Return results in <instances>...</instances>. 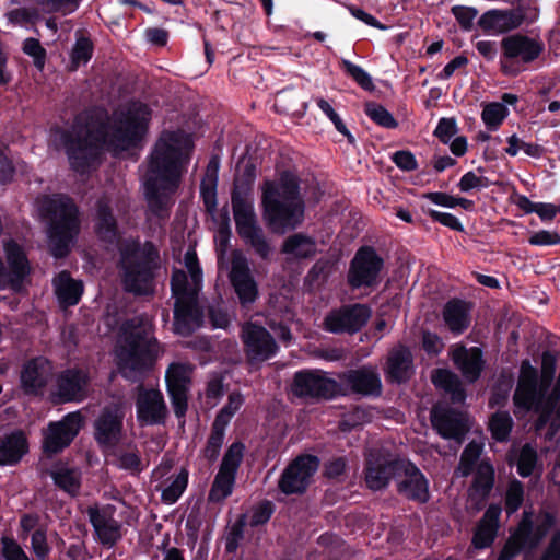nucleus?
Instances as JSON below:
<instances>
[{
	"instance_id": "nucleus-64",
	"label": "nucleus",
	"mask_w": 560,
	"mask_h": 560,
	"mask_svg": "<svg viewBox=\"0 0 560 560\" xmlns=\"http://www.w3.org/2000/svg\"><path fill=\"white\" fill-rule=\"evenodd\" d=\"M528 243L533 246H549L560 243V236L557 232L540 230L530 235Z\"/></svg>"
},
{
	"instance_id": "nucleus-54",
	"label": "nucleus",
	"mask_w": 560,
	"mask_h": 560,
	"mask_svg": "<svg viewBox=\"0 0 560 560\" xmlns=\"http://www.w3.org/2000/svg\"><path fill=\"white\" fill-rule=\"evenodd\" d=\"M536 463H537L536 450L532 445L525 444L520 451V455H518V459H517V464H516L517 472L522 477L530 476L534 471Z\"/></svg>"
},
{
	"instance_id": "nucleus-55",
	"label": "nucleus",
	"mask_w": 560,
	"mask_h": 560,
	"mask_svg": "<svg viewBox=\"0 0 560 560\" xmlns=\"http://www.w3.org/2000/svg\"><path fill=\"white\" fill-rule=\"evenodd\" d=\"M524 500V488L521 481L513 480L510 482L505 493V512L511 515L515 513L522 505Z\"/></svg>"
},
{
	"instance_id": "nucleus-34",
	"label": "nucleus",
	"mask_w": 560,
	"mask_h": 560,
	"mask_svg": "<svg viewBox=\"0 0 560 560\" xmlns=\"http://www.w3.org/2000/svg\"><path fill=\"white\" fill-rule=\"evenodd\" d=\"M51 364L45 358L30 360L21 372L22 388L26 394H37L42 390L51 375Z\"/></svg>"
},
{
	"instance_id": "nucleus-2",
	"label": "nucleus",
	"mask_w": 560,
	"mask_h": 560,
	"mask_svg": "<svg viewBox=\"0 0 560 560\" xmlns=\"http://www.w3.org/2000/svg\"><path fill=\"white\" fill-rule=\"evenodd\" d=\"M163 352L153 336V323L147 315L125 322L116 347L117 365L121 375L138 381Z\"/></svg>"
},
{
	"instance_id": "nucleus-48",
	"label": "nucleus",
	"mask_w": 560,
	"mask_h": 560,
	"mask_svg": "<svg viewBox=\"0 0 560 560\" xmlns=\"http://www.w3.org/2000/svg\"><path fill=\"white\" fill-rule=\"evenodd\" d=\"M494 483V469L492 465L482 460L477 466L476 475L474 478L472 489L481 497H486L491 491Z\"/></svg>"
},
{
	"instance_id": "nucleus-8",
	"label": "nucleus",
	"mask_w": 560,
	"mask_h": 560,
	"mask_svg": "<svg viewBox=\"0 0 560 560\" xmlns=\"http://www.w3.org/2000/svg\"><path fill=\"white\" fill-rule=\"evenodd\" d=\"M247 180L236 179L232 191L231 203L236 231L240 237L262 259L271 254V246L268 243L261 226L258 224L254 210V199L249 195Z\"/></svg>"
},
{
	"instance_id": "nucleus-31",
	"label": "nucleus",
	"mask_w": 560,
	"mask_h": 560,
	"mask_svg": "<svg viewBox=\"0 0 560 560\" xmlns=\"http://www.w3.org/2000/svg\"><path fill=\"white\" fill-rule=\"evenodd\" d=\"M397 477L404 479L398 483L399 493L410 500L425 503L429 501V482L420 469L410 460L402 458Z\"/></svg>"
},
{
	"instance_id": "nucleus-1",
	"label": "nucleus",
	"mask_w": 560,
	"mask_h": 560,
	"mask_svg": "<svg viewBox=\"0 0 560 560\" xmlns=\"http://www.w3.org/2000/svg\"><path fill=\"white\" fill-rule=\"evenodd\" d=\"M192 142H156L144 175V189L150 211L159 218L168 217L173 194L179 186Z\"/></svg>"
},
{
	"instance_id": "nucleus-44",
	"label": "nucleus",
	"mask_w": 560,
	"mask_h": 560,
	"mask_svg": "<svg viewBox=\"0 0 560 560\" xmlns=\"http://www.w3.org/2000/svg\"><path fill=\"white\" fill-rule=\"evenodd\" d=\"M315 252L316 244L314 240L302 233L289 236L282 245V253L291 258H307L313 256Z\"/></svg>"
},
{
	"instance_id": "nucleus-57",
	"label": "nucleus",
	"mask_w": 560,
	"mask_h": 560,
	"mask_svg": "<svg viewBox=\"0 0 560 560\" xmlns=\"http://www.w3.org/2000/svg\"><path fill=\"white\" fill-rule=\"evenodd\" d=\"M22 50L25 55L33 58L34 66L37 69L42 70L44 68L47 52L38 39L33 37L26 38L23 42Z\"/></svg>"
},
{
	"instance_id": "nucleus-11",
	"label": "nucleus",
	"mask_w": 560,
	"mask_h": 560,
	"mask_svg": "<svg viewBox=\"0 0 560 560\" xmlns=\"http://www.w3.org/2000/svg\"><path fill=\"white\" fill-rule=\"evenodd\" d=\"M113 122L106 108L93 106L74 116L71 128L59 140H110Z\"/></svg>"
},
{
	"instance_id": "nucleus-3",
	"label": "nucleus",
	"mask_w": 560,
	"mask_h": 560,
	"mask_svg": "<svg viewBox=\"0 0 560 560\" xmlns=\"http://www.w3.org/2000/svg\"><path fill=\"white\" fill-rule=\"evenodd\" d=\"M184 264L187 271L175 270L171 280L175 298L173 326L175 334L189 336L203 323V310L198 300L202 288V271L194 249L185 253Z\"/></svg>"
},
{
	"instance_id": "nucleus-29",
	"label": "nucleus",
	"mask_w": 560,
	"mask_h": 560,
	"mask_svg": "<svg viewBox=\"0 0 560 560\" xmlns=\"http://www.w3.org/2000/svg\"><path fill=\"white\" fill-rule=\"evenodd\" d=\"M90 377L80 369H68L58 374L54 395L59 402L82 401L88 397Z\"/></svg>"
},
{
	"instance_id": "nucleus-26",
	"label": "nucleus",
	"mask_w": 560,
	"mask_h": 560,
	"mask_svg": "<svg viewBox=\"0 0 560 560\" xmlns=\"http://www.w3.org/2000/svg\"><path fill=\"white\" fill-rule=\"evenodd\" d=\"M526 20L525 9H490L477 21V27L487 35L508 34L520 28Z\"/></svg>"
},
{
	"instance_id": "nucleus-35",
	"label": "nucleus",
	"mask_w": 560,
	"mask_h": 560,
	"mask_svg": "<svg viewBox=\"0 0 560 560\" xmlns=\"http://www.w3.org/2000/svg\"><path fill=\"white\" fill-rule=\"evenodd\" d=\"M502 509L498 504H491L476 526L472 544L477 549H485L492 545L499 529V518Z\"/></svg>"
},
{
	"instance_id": "nucleus-5",
	"label": "nucleus",
	"mask_w": 560,
	"mask_h": 560,
	"mask_svg": "<svg viewBox=\"0 0 560 560\" xmlns=\"http://www.w3.org/2000/svg\"><path fill=\"white\" fill-rule=\"evenodd\" d=\"M265 218L279 233L295 229L304 218V202L299 192L298 177L283 172L279 183L266 182L262 189Z\"/></svg>"
},
{
	"instance_id": "nucleus-28",
	"label": "nucleus",
	"mask_w": 560,
	"mask_h": 560,
	"mask_svg": "<svg viewBox=\"0 0 560 560\" xmlns=\"http://www.w3.org/2000/svg\"><path fill=\"white\" fill-rule=\"evenodd\" d=\"M431 422L442 438L455 442V451L464 442L469 430L466 415L452 408L434 407L431 411Z\"/></svg>"
},
{
	"instance_id": "nucleus-41",
	"label": "nucleus",
	"mask_w": 560,
	"mask_h": 560,
	"mask_svg": "<svg viewBox=\"0 0 560 560\" xmlns=\"http://www.w3.org/2000/svg\"><path fill=\"white\" fill-rule=\"evenodd\" d=\"M273 107L277 113L290 116H302L306 108L301 93L293 88L279 91L275 98Z\"/></svg>"
},
{
	"instance_id": "nucleus-16",
	"label": "nucleus",
	"mask_w": 560,
	"mask_h": 560,
	"mask_svg": "<svg viewBox=\"0 0 560 560\" xmlns=\"http://www.w3.org/2000/svg\"><path fill=\"white\" fill-rule=\"evenodd\" d=\"M245 446L241 442L232 443L223 455L219 471L211 485L208 501L223 502L233 492L236 474L244 457Z\"/></svg>"
},
{
	"instance_id": "nucleus-4",
	"label": "nucleus",
	"mask_w": 560,
	"mask_h": 560,
	"mask_svg": "<svg viewBox=\"0 0 560 560\" xmlns=\"http://www.w3.org/2000/svg\"><path fill=\"white\" fill-rule=\"evenodd\" d=\"M119 272L126 292L136 296H149L155 291V278L160 270V252L150 241L125 238L118 246Z\"/></svg>"
},
{
	"instance_id": "nucleus-14",
	"label": "nucleus",
	"mask_w": 560,
	"mask_h": 560,
	"mask_svg": "<svg viewBox=\"0 0 560 560\" xmlns=\"http://www.w3.org/2000/svg\"><path fill=\"white\" fill-rule=\"evenodd\" d=\"M152 118L151 108L142 102H131L116 113L113 120L112 140H143Z\"/></svg>"
},
{
	"instance_id": "nucleus-21",
	"label": "nucleus",
	"mask_w": 560,
	"mask_h": 560,
	"mask_svg": "<svg viewBox=\"0 0 560 560\" xmlns=\"http://www.w3.org/2000/svg\"><path fill=\"white\" fill-rule=\"evenodd\" d=\"M383 264V259L372 247L360 248L349 268V284L354 289L376 284Z\"/></svg>"
},
{
	"instance_id": "nucleus-45",
	"label": "nucleus",
	"mask_w": 560,
	"mask_h": 560,
	"mask_svg": "<svg viewBox=\"0 0 560 560\" xmlns=\"http://www.w3.org/2000/svg\"><path fill=\"white\" fill-rule=\"evenodd\" d=\"M93 52L94 44L91 38L78 32L70 52V71H75L80 66L86 65L92 59Z\"/></svg>"
},
{
	"instance_id": "nucleus-6",
	"label": "nucleus",
	"mask_w": 560,
	"mask_h": 560,
	"mask_svg": "<svg viewBox=\"0 0 560 560\" xmlns=\"http://www.w3.org/2000/svg\"><path fill=\"white\" fill-rule=\"evenodd\" d=\"M40 214L48 221V242L52 256L68 255L80 233V213L74 201L62 194L37 199Z\"/></svg>"
},
{
	"instance_id": "nucleus-38",
	"label": "nucleus",
	"mask_w": 560,
	"mask_h": 560,
	"mask_svg": "<svg viewBox=\"0 0 560 560\" xmlns=\"http://www.w3.org/2000/svg\"><path fill=\"white\" fill-rule=\"evenodd\" d=\"M95 232L101 240L109 243H114L118 235L117 223L113 215L110 200L106 196H103L96 202Z\"/></svg>"
},
{
	"instance_id": "nucleus-36",
	"label": "nucleus",
	"mask_w": 560,
	"mask_h": 560,
	"mask_svg": "<svg viewBox=\"0 0 560 560\" xmlns=\"http://www.w3.org/2000/svg\"><path fill=\"white\" fill-rule=\"evenodd\" d=\"M470 304L459 299L450 300L444 305L443 320L452 334L460 335L470 326Z\"/></svg>"
},
{
	"instance_id": "nucleus-18",
	"label": "nucleus",
	"mask_w": 560,
	"mask_h": 560,
	"mask_svg": "<svg viewBox=\"0 0 560 560\" xmlns=\"http://www.w3.org/2000/svg\"><path fill=\"white\" fill-rule=\"evenodd\" d=\"M341 385L320 370L296 372L292 392L295 396L311 399H332L340 396Z\"/></svg>"
},
{
	"instance_id": "nucleus-56",
	"label": "nucleus",
	"mask_w": 560,
	"mask_h": 560,
	"mask_svg": "<svg viewBox=\"0 0 560 560\" xmlns=\"http://www.w3.org/2000/svg\"><path fill=\"white\" fill-rule=\"evenodd\" d=\"M451 12L457 23L459 24L460 28L465 32H469L474 27V20L478 15V10L475 7H467V5H454L451 9Z\"/></svg>"
},
{
	"instance_id": "nucleus-59",
	"label": "nucleus",
	"mask_w": 560,
	"mask_h": 560,
	"mask_svg": "<svg viewBox=\"0 0 560 560\" xmlns=\"http://www.w3.org/2000/svg\"><path fill=\"white\" fill-rule=\"evenodd\" d=\"M224 436L221 432L211 430L207 443L201 451L203 458L209 463H214L218 459L224 443Z\"/></svg>"
},
{
	"instance_id": "nucleus-7",
	"label": "nucleus",
	"mask_w": 560,
	"mask_h": 560,
	"mask_svg": "<svg viewBox=\"0 0 560 560\" xmlns=\"http://www.w3.org/2000/svg\"><path fill=\"white\" fill-rule=\"evenodd\" d=\"M247 180L236 179L232 191L231 203L236 231L240 237L262 259L271 254V246L268 243L261 226L258 224L254 210V199L249 195Z\"/></svg>"
},
{
	"instance_id": "nucleus-22",
	"label": "nucleus",
	"mask_w": 560,
	"mask_h": 560,
	"mask_svg": "<svg viewBox=\"0 0 560 560\" xmlns=\"http://www.w3.org/2000/svg\"><path fill=\"white\" fill-rule=\"evenodd\" d=\"M229 279L242 306L250 305L257 300L258 284L248 259L241 252H234L232 255Z\"/></svg>"
},
{
	"instance_id": "nucleus-37",
	"label": "nucleus",
	"mask_w": 560,
	"mask_h": 560,
	"mask_svg": "<svg viewBox=\"0 0 560 560\" xmlns=\"http://www.w3.org/2000/svg\"><path fill=\"white\" fill-rule=\"evenodd\" d=\"M413 373L412 354L404 346L394 348L388 355L386 374L392 382L402 383Z\"/></svg>"
},
{
	"instance_id": "nucleus-58",
	"label": "nucleus",
	"mask_w": 560,
	"mask_h": 560,
	"mask_svg": "<svg viewBox=\"0 0 560 560\" xmlns=\"http://www.w3.org/2000/svg\"><path fill=\"white\" fill-rule=\"evenodd\" d=\"M1 556L4 560H30V557L12 537H1Z\"/></svg>"
},
{
	"instance_id": "nucleus-52",
	"label": "nucleus",
	"mask_w": 560,
	"mask_h": 560,
	"mask_svg": "<svg viewBox=\"0 0 560 560\" xmlns=\"http://www.w3.org/2000/svg\"><path fill=\"white\" fill-rule=\"evenodd\" d=\"M513 425V420L509 412L506 411H498L495 412L489 422V429L493 439L497 441H505L508 440Z\"/></svg>"
},
{
	"instance_id": "nucleus-20",
	"label": "nucleus",
	"mask_w": 560,
	"mask_h": 560,
	"mask_svg": "<svg viewBox=\"0 0 560 560\" xmlns=\"http://www.w3.org/2000/svg\"><path fill=\"white\" fill-rule=\"evenodd\" d=\"M83 425L80 411L67 413L60 421L50 422L44 433L43 448L46 453L57 454L70 445Z\"/></svg>"
},
{
	"instance_id": "nucleus-51",
	"label": "nucleus",
	"mask_w": 560,
	"mask_h": 560,
	"mask_svg": "<svg viewBox=\"0 0 560 560\" xmlns=\"http://www.w3.org/2000/svg\"><path fill=\"white\" fill-rule=\"evenodd\" d=\"M340 65L343 72L350 77L361 89L368 92L375 90V85L371 75L362 67L347 59H342Z\"/></svg>"
},
{
	"instance_id": "nucleus-24",
	"label": "nucleus",
	"mask_w": 560,
	"mask_h": 560,
	"mask_svg": "<svg viewBox=\"0 0 560 560\" xmlns=\"http://www.w3.org/2000/svg\"><path fill=\"white\" fill-rule=\"evenodd\" d=\"M242 340L249 362L266 361L278 352V345L272 335L262 326L246 323L242 326Z\"/></svg>"
},
{
	"instance_id": "nucleus-42",
	"label": "nucleus",
	"mask_w": 560,
	"mask_h": 560,
	"mask_svg": "<svg viewBox=\"0 0 560 560\" xmlns=\"http://www.w3.org/2000/svg\"><path fill=\"white\" fill-rule=\"evenodd\" d=\"M431 378L438 388L451 395L452 402L462 404L465 401L466 393L456 374L448 370L439 369L433 372Z\"/></svg>"
},
{
	"instance_id": "nucleus-50",
	"label": "nucleus",
	"mask_w": 560,
	"mask_h": 560,
	"mask_svg": "<svg viewBox=\"0 0 560 560\" xmlns=\"http://www.w3.org/2000/svg\"><path fill=\"white\" fill-rule=\"evenodd\" d=\"M509 115V108L499 102L487 104L481 113V118L490 130H497Z\"/></svg>"
},
{
	"instance_id": "nucleus-62",
	"label": "nucleus",
	"mask_w": 560,
	"mask_h": 560,
	"mask_svg": "<svg viewBox=\"0 0 560 560\" xmlns=\"http://www.w3.org/2000/svg\"><path fill=\"white\" fill-rule=\"evenodd\" d=\"M31 547L38 560L47 559L50 552V547L48 546L45 530L39 528L32 534Z\"/></svg>"
},
{
	"instance_id": "nucleus-27",
	"label": "nucleus",
	"mask_w": 560,
	"mask_h": 560,
	"mask_svg": "<svg viewBox=\"0 0 560 560\" xmlns=\"http://www.w3.org/2000/svg\"><path fill=\"white\" fill-rule=\"evenodd\" d=\"M125 411L121 404L106 406L94 423V438L104 448L115 447L121 438Z\"/></svg>"
},
{
	"instance_id": "nucleus-53",
	"label": "nucleus",
	"mask_w": 560,
	"mask_h": 560,
	"mask_svg": "<svg viewBox=\"0 0 560 560\" xmlns=\"http://www.w3.org/2000/svg\"><path fill=\"white\" fill-rule=\"evenodd\" d=\"M364 112L368 117L384 128H395L397 126V121L395 120L394 116L378 103H365Z\"/></svg>"
},
{
	"instance_id": "nucleus-9",
	"label": "nucleus",
	"mask_w": 560,
	"mask_h": 560,
	"mask_svg": "<svg viewBox=\"0 0 560 560\" xmlns=\"http://www.w3.org/2000/svg\"><path fill=\"white\" fill-rule=\"evenodd\" d=\"M499 67L503 75L515 78L528 69L545 51V44L538 38L515 33L500 42Z\"/></svg>"
},
{
	"instance_id": "nucleus-30",
	"label": "nucleus",
	"mask_w": 560,
	"mask_h": 560,
	"mask_svg": "<svg viewBox=\"0 0 560 560\" xmlns=\"http://www.w3.org/2000/svg\"><path fill=\"white\" fill-rule=\"evenodd\" d=\"M167 392L176 417L182 418L187 411V392L190 381V368L184 363H172L165 373Z\"/></svg>"
},
{
	"instance_id": "nucleus-10",
	"label": "nucleus",
	"mask_w": 560,
	"mask_h": 560,
	"mask_svg": "<svg viewBox=\"0 0 560 560\" xmlns=\"http://www.w3.org/2000/svg\"><path fill=\"white\" fill-rule=\"evenodd\" d=\"M553 373V368L548 369L544 364L539 381L537 370L528 361H524L521 365L520 377L513 397L515 406L525 411H541L544 409V398L551 385Z\"/></svg>"
},
{
	"instance_id": "nucleus-13",
	"label": "nucleus",
	"mask_w": 560,
	"mask_h": 560,
	"mask_svg": "<svg viewBox=\"0 0 560 560\" xmlns=\"http://www.w3.org/2000/svg\"><path fill=\"white\" fill-rule=\"evenodd\" d=\"M95 539L104 547H114L124 536L121 511L116 504H94L86 510Z\"/></svg>"
},
{
	"instance_id": "nucleus-61",
	"label": "nucleus",
	"mask_w": 560,
	"mask_h": 560,
	"mask_svg": "<svg viewBox=\"0 0 560 560\" xmlns=\"http://www.w3.org/2000/svg\"><path fill=\"white\" fill-rule=\"evenodd\" d=\"M490 184L486 176H479L475 172L469 171L460 177L457 186L462 192H468L472 189L488 188Z\"/></svg>"
},
{
	"instance_id": "nucleus-43",
	"label": "nucleus",
	"mask_w": 560,
	"mask_h": 560,
	"mask_svg": "<svg viewBox=\"0 0 560 560\" xmlns=\"http://www.w3.org/2000/svg\"><path fill=\"white\" fill-rule=\"evenodd\" d=\"M50 476L54 483L63 492L71 497H75L81 488V472L77 468H69L67 466H56Z\"/></svg>"
},
{
	"instance_id": "nucleus-23",
	"label": "nucleus",
	"mask_w": 560,
	"mask_h": 560,
	"mask_svg": "<svg viewBox=\"0 0 560 560\" xmlns=\"http://www.w3.org/2000/svg\"><path fill=\"white\" fill-rule=\"evenodd\" d=\"M341 385L340 396L355 394L360 396H380L382 382L380 374L371 365L348 370L338 375Z\"/></svg>"
},
{
	"instance_id": "nucleus-49",
	"label": "nucleus",
	"mask_w": 560,
	"mask_h": 560,
	"mask_svg": "<svg viewBox=\"0 0 560 560\" xmlns=\"http://www.w3.org/2000/svg\"><path fill=\"white\" fill-rule=\"evenodd\" d=\"M188 485V471L183 468L170 479V483L162 490V501L166 504H174L184 493Z\"/></svg>"
},
{
	"instance_id": "nucleus-40",
	"label": "nucleus",
	"mask_w": 560,
	"mask_h": 560,
	"mask_svg": "<svg viewBox=\"0 0 560 560\" xmlns=\"http://www.w3.org/2000/svg\"><path fill=\"white\" fill-rule=\"evenodd\" d=\"M27 451V440L21 431L0 439V465L16 464Z\"/></svg>"
},
{
	"instance_id": "nucleus-39",
	"label": "nucleus",
	"mask_w": 560,
	"mask_h": 560,
	"mask_svg": "<svg viewBox=\"0 0 560 560\" xmlns=\"http://www.w3.org/2000/svg\"><path fill=\"white\" fill-rule=\"evenodd\" d=\"M55 294L62 306H73L79 303L83 293L82 281L71 278L66 270L60 271L52 280Z\"/></svg>"
},
{
	"instance_id": "nucleus-46",
	"label": "nucleus",
	"mask_w": 560,
	"mask_h": 560,
	"mask_svg": "<svg viewBox=\"0 0 560 560\" xmlns=\"http://www.w3.org/2000/svg\"><path fill=\"white\" fill-rule=\"evenodd\" d=\"M115 465L131 474H138L144 469L140 452L135 445H128L126 450L117 448L114 452Z\"/></svg>"
},
{
	"instance_id": "nucleus-17",
	"label": "nucleus",
	"mask_w": 560,
	"mask_h": 560,
	"mask_svg": "<svg viewBox=\"0 0 560 560\" xmlns=\"http://www.w3.org/2000/svg\"><path fill=\"white\" fill-rule=\"evenodd\" d=\"M402 458L393 456L383 447H373L365 455V482L371 490H381L388 486L392 478L397 477Z\"/></svg>"
},
{
	"instance_id": "nucleus-60",
	"label": "nucleus",
	"mask_w": 560,
	"mask_h": 560,
	"mask_svg": "<svg viewBox=\"0 0 560 560\" xmlns=\"http://www.w3.org/2000/svg\"><path fill=\"white\" fill-rule=\"evenodd\" d=\"M317 106L320 108V110L331 120L335 128L345 137H347V140H354L353 136L348 130L347 126L340 118V116L335 112V109L331 107L328 101L319 97L316 100Z\"/></svg>"
},
{
	"instance_id": "nucleus-12",
	"label": "nucleus",
	"mask_w": 560,
	"mask_h": 560,
	"mask_svg": "<svg viewBox=\"0 0 560 560\" xmlns=\"http://www.w3.org/2000/svg\"><path fill=\"white\" fill-rule=\"evenodd\" d=\"M556 518L551 513H544L538 518V525L533 533L532 514L524 511L517 529L504 545L498 560H512L524 548H535L555 525Z\"/></svg>"
},
{
	"instance_id": "nucleus-15",
	"label": "nucleus",
	"mask_w": 560,
	"mask_h": 560,
	"mask_svg": "<svg viewBox=\"0 0 560 560\" xmlns=\"http://www.w3.org/2000/svg\"><path fill=\"white\" fill-rule=\"evenodd\" d=\"M139 142H65L71 167L79 174L89 173L100 163V151L118 154V149H139Z\"/></svg>"
},
{
	"instance_id": "nucleus-33",
	"label": "nucleus",
	"mask_w": 560,
	"mask_h": 560,
	"mask_svg": "<svg viewBox=\"0 0 560 560\" xmlns=\"http://www.w3.org/2000/svg\"><path fill=\"white\" fill-rule=\"evenodd\" d=\"M166 407L160 390H141L137 399V416L145 424H156L164 421Z\"/></svg>"
},
{
	"instance_id": "nucleus-19",
	"label": "nucleus",
	"mask_w": 560,
	"mask_h": 560,
	"mask_svg": "<svg viewBox=\"0 0 560 560\" xmlns=\"http://www.w3.org/2000/svg\"><path fill=\"white\" fill-rule=\"evenodd\" d=\"M368 305L354 303L331 310L324 319V329L332 334H355L371 317Z\"/></svg>"
},
{
	"instance_id": "nucleus-63",
	"label": "nucleus",
	"mask_w": 560,
	"mask_h": 560,
	"mask_svg": "<svg viewBox=\"0 0 560 560\" xmlns=\"http://www.w3.org/2000/svg\"><path fill=\"white\" fill-rule=\"evenodd\" d=\"M217 185L218 182H213V179H202L200 184V195L205 207L210 212L217 207Z\"/></svg>"
},
{
	"instance_id": "nucleus-32",
	"label": "nucleus",
	"mask_w": 560,
	"mask_h": 560,
	"mask_svg": "<svg viewBox=\"0 0 560 560\" xmlns=\"http://www.w3.org/2000/svg\"><path fill=\"white\" fill-rule=\"evenodd\" d=\"M451 355L455 366L467 382L474 383L479 378L485 364L480 348L455 345L451 349Z\"/></svg>"
},
{
	"instance_id": "nucleus-25",
	"label": "nucleus",
	"mask_w": 560,
	"mask_h": 560,
	"mask_svg": "<svg viewBox=\"0 0 560 560\" xmlns=\"http://www.w3.org/2000/svg\"><path fill=\"white\" fill-rule=\"evenodd\" d=\"M318 466L319 460L316 456H299L282 472L279 480L280 490L285 494L304 492Z\"/></svg>"
},
{
	"instance_id": "nucleus-47",
	"label": "nucleus",
	"mask_w": 560,
	"mask_h": 560,
	"mask_svg": "<svg viewBox=\"0 0 560 560\" xmlns=\"http://www.w3.org/2000/svg\"><path fill=\"white\" fill-rule=\"evenodd\" d=\"M482 448L483 444L476 440H472L466 445L462 453L460 460L456 469V472L459 476L467 477L474 471L476 463L481 455Z\"/></svg>"
}]
</instances>
